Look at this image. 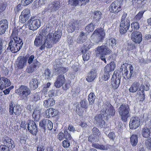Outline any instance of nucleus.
Returning a JSON list of instances; mask_svg holds the SVG:
<instances>
[{"label":"nucleus","mask_w":151,"mask_h":151,"mask_svg":"<svg viewBox=\"0 0 151 151\" xmlns=\"http://www.w3.org/2000/svg\"><path fill=\"white\" fill-rule=\"evenodd\" d=\"M144 12H139L135 17L134 19L137 21H139L142 17Z\"/></svg>","instance_id":"8fccbe9b"},{"label":"nucleus","mask_w":151,"mask_h":151,"mask_svg":"<svg viewBox=\"0 0 151 151\" xmlns=\"http://www.w3.org/2000/svg\"><path fill=\"white\" fill-rule=\"evenodd\" d=\"M62 34L60 30L56 31L54 33H49L47 37H50L54 43L58 42L59 39L61 36Z\"/></svg>","instance_id":"f3484780"},{"label":"nucleus","mask_w":151,"mask_h":151,"mask_svg":"<svg viewBox=\"0 0 151 151\" xmlns=\"http://www.w3.org/2000/svg\"><path fill=\"white\" fill-rule=\"evenodd\" d=\"M80 104L81 107L86 111L88 107V104L87 101L85 99H83L81 101Z\"/></svg>","instance_id":"c03bdc74"},{"label":"nucleus","mask_w":151,"mask_h":151,"mask_svg":"<svg viewBox=\"0 0 151 151\" xmlns=\"http://www.w3.org/2000/svg\"><path fill=\"white\" fill-rule=\"evenodd\" d=\"M90 0H76V6L77 5H85L88 3Z\"/></svg>","instance_id":"49530a36"},{"label":"nucleus","mask_w":151,"mask_h":151,"mask_svg":"<svg viewBox=\"0 0 151 151\" xmlns=\"http://www.w3.org/2000/svg\"><path fill=\"white\" fill-rule=\"evenodd\" d=\"M18 31L17 30H13L11 35V37L13 38V39L12 40L16 39V40H19V38H20L18 37Z\"/></svg>","instance_id":"603ef678"},{"label":"nucleus","mask_w":151,"mask_h":151,"mask_svg":"<svg viewBox=\"0 0 151 151\" xmlns=\"http://www.w3.org/2000/svg\"><path fill=\"white\" fill-rule=\"evenodd\" d=\"M57 69H56L55 72H58L59 73H66L68 70V69L67 68H64L63 67H60L57 66Z\"/></svg>","instance_id":"79ce46f5"},{"label":"nucleus","mask_w":151,"mask_h":151,"mask_svg":"<svg viewBox=\"0 0 151 151\" xmlns=\"http://www.w3.org/2000/svg\"><path fill=\"white\" fill-rule=\"evenodd\" d=\"M130 20H127L126 21H120L119 24V31L120 34H125L130 27Z\"/></svg>","instance_id":"1a4fd4ad"},{"label":"nucleus","mask_w":151,"mask_h":151,"mask_svg":"<svg viewBox=\"0 0 151 151\" xmlns=\"http://www.w3.org/2000/svg\"><path fill=\"white\" fill-rule=\"evenodd\" d=\"M95 25L91 23L86 26L85 30L86 32V33L88 34L90 32H93L94 29Z\"/></svg>","instance_id":"ea45409f"},{"label":"nucleus","mask_w":151,"mask_h":151,"mask_svg":"<svg viewBox=\"0 0 151 151\" xmlns=\"http://www.w3.org/2000/svg\"><path fill=\"white\" fill-rule=\"evenodd\" d=\"M131 39L136 43L139 44L142 40V35L139 31L133 32L132 34Z\"/></svg>","instance_id":"6ab92c4d"},{"label":"nucleus","mask_w":151,"mask_h":151,"mask_svg":"<svg viewBox=\"0 0 151 151\" xmlns=\"http://www.w3.org/2000/svg\"><path fill=\"white\" fill-rule=\"evenodd\" d=\"M8 22L6 19H2L0 21V35L4 34L8 28Z\"/></svg>","instance_id":"5701e85b"},{"label":"nucleus","mask_w":151,"mask_h":151,"mask_svg":"<svg viewBox=\"0 0 151 151\" xmlns=\"http://www.w3.org/2000/svg\"><path fill=\"white\" fill-rule=\"evenodd\" d=\"M151 133V132L150 129L147 127L144 128L142 129V135L144 137L149 138Z\"/></svg>","instance_id":"4c0bfd02"},{"label":"nucleus","mask_w":151,"mask_h":151,"mask_svg":"<svg viewBox=\"0 0 151 151\" xmlns=\"http://www.w3.org/2000/svg\"><path fill=\"white\" fill-rule=\"evenodd\" d=\"M122 4L119 0L115 1L110 5L109 10L110 12L117 14L122 10Z\"/></svg>","instance_id":"423d86ee"},{"label":"nucleus","mask_w":151,"mask_h":151,"mask_svg":"<svg viewBox=\"0 0 151 151\" xmlns=\"http://www.w3.org/2000/svg\"><path fill=\"white\" fill-rule=\"evenodd\" d=\"M102 14L101 12L99 10H96L92 12V16L93 17V22L95 23H98L101 18Z\"/></svg>","instance_id":"c85d7f7f"},{"label":"nucleus","mask_w":151,"mask_h":151,"mask_svg":"<svg viewBox=\"0 0 151 151\" xmlns=\"http://www.w3.org/2000/svg\"><path fill=\"white\" fill-rule=\"evenodd\" d=\"M136 48L135 45L133 44H128L127 46V50L129 51L132 50Z\"/></svg>","instance_id":"774afa93"},{"label":"nucleus","mask_w":151,"mask_h":151,"mask_svg":"<svg viewBox=\"0 0 151 151\" xmlns=\"http://www.w3.org/2000/svg\"><path fill=\"white\" fill-rule=\"evenodd\" d=\"M140 119L139 117L136 116H132L129 124L130 128L132 129H137L140 126Z\"/></svg>","instance_id":"0eeeda50"},{"label":"nucleus","mask_w":151,"mask_h":151,"mask_svg":"<svg viewBox=\"0 0 151 151\" xmlns=\"http://www.w3.org/2000/svg\"><path fill=\"white\" fill-rule=\"evenodd\" d=\"M132 31L136 32L139 29L140 26L139 23L137 22H134L131 24Z\"/></svg>","instance_id":"a19ab883"},{"label":"nucleus","mask_w":151,"mask_h":151,"mask_svg":"<svg viewBox=\"0 0 151 151\" xmlns=\"http://www.w3.org/2000/svg\"><path fill=\"white\" fill-rule=\"evenodd\" d=\"M27 59L23 56L19 57L16 62V65L19 69H22L26 66Z\"/></svg>","instance_id":"2eb2a0df"},{"label":"nucleus","mask_w":151,"mask_h":151,"mask_svg":"<svg viewBox=\"0 0 151 151\" xmlns=\"http://www.w3.org/2000/svg\"><path fill=\"white\" fill-rule=\"evenodd\" d=\"M118 112L122 121L124 122H127L128 119L131 116V111L129 105L121 104L118 109Z\"/></svg>","instance_id":"f03ea898"},{"label":"nucleus","mask_w":151,"mask_h":151,"mask_svg":"<svg viewBox=\"0 0 151 151\" xmlns=\"http://www.w3.org/2000/svg\"><path fill=\"white\" fill-rule=\"evenodd\" d=\"M121 76L118 71L115 70L112 76L111 80V88L114 90L117 89L119 87L120 83Z\"/></svg>","instance_id":"39448f33"},{"label":"nucleus","mask_w":151,"mask_h":151,"mask_svg":"<svg viewBox=\"0 0 151 151\" xmlns=\"http://www.w3.org/2000/svg\"><path fill=\"white\" fill-rule=\"evenodd\" d=\"M2 140L4 144H6L11 150L14 148L15 145L14 142L11 139L6 136L3 137Z\"/></svg>","instance_id":"4be33fe9"},{"label":"nucleus","mask_w":151,"mask_h":151,"mask_svg":"<svg viewBox=\"0 0 151 151\" xmlns=\"http://www.w3.org/2000/svg\"><path fill=\"white\" fill-rule=\"evenodd\" d=\"M30 10L26 9L22 11L19 16V19L22 23H24L27 21L31 17Z\"/></svg>","instance_id":"9d476101"},{"label":"nucleus","mask_w":151,"mask_h":151,"mask_svg":"<svg viewBox=\"0 0 151 151\" xmlns=\"http://www.w3.org/2000/svg\"><path fill=\"white\" fill-rule=\"evenodd\" d=\"M130 143L133 146H136L138 143V136L136 134H133L130 137Z\"/></svg>","instance_id":"e433bc0d"},{"label":"nucleus","mask_w":151,"mask_h":151,"mask_svg":"<svg viewBox=\"0 0 151 151\" xmlns=\"http://www.w3.org/2000/svg\"><path fill=\"white\" fill-rule=\"evenodd\" d=\"M43 44L40 48V49L41 50H44L45 49V47L48 48H51L54 44L50 38L48 37L45 38Z\"/></svg>","instance_id":"393cba45"},{"label":"nucleus","mask_w":151,"mask_h":151,"mask_svg":"<svg viewBox=\"0 0 151 151\" xmlns=\"http://www.w3.org/2000/svg\"><path fill=\"white\" fill-rule=\"evenodd\" d=\"M92 147L94 148L101 150H107L110 149L111 146L107 144L105 145H100L97 143H93Z\"/></svg>","instance_id":"72a5a7b5"},{"label":"nucleus","mask_w":151,"mask_h":151,"mask_svg":"<svg viewBox=\"0 0 151 151\" xmlns=\"http://www.w3.org/2000/svg\"><path fill=\"white\" fill-rule=\"evenodd\" d=\"M145 144L146 148L151 150V137H149L145 140Z\"/></svg>","instance_id":"a18cd8bd"},{"label":"nucleus","mask_w":151,"mask_h":151,"mask_svg":"<svg viewBox=\"0 0 151 151\" xmlns=\"http://www.w3.org/2000/svg\"><path fill=\"white\" fill-rule=\"evenodd\" d=\"M39 112L37 110H34L32 114L33 117L35 119V120L38 119L39 118Z\"/></svg>","instance_id":"5fc2aeb1"},{"label":"nucleus","mask_w":151,"mask_h":151,"mask_svg":"<svg viewBox=\"0 0 151 151\" xmlns=\"http://www.w3.org/2000/svg\"><path fill=\"white\" fill-rule=\"evenodd\" d=\"M95 36V38L92 39L95 43L98 44L103 41L104 40L105 34L104 30L101 27L97 28L93 32L91 37Z\"/></svg>","instance_id":"20e7f679"},{"label":"nucleus","mask_w":151,"mask_h":151,"mask_svg":"<svg viewBox=\"0 0 151 151\" xmlns=\"http://www.w3.org/2000/svg\"><path fill=\"white\" fill-rule=\"evenodd\" d=\"M111 51L108 47L105 45L99 46L95 49V52L96 57H100L101 59L106 63L105 56L110 54Z\"/></svg>","instance_id":"f257e3e1"},{"label":"nucleus","mask_w":151,"mask_h":151,"mask_svg":"<svg viewBox=\"0 0 151 151\" xmlns=\"http://www.w3.org/2000/svg\"><path fill=\"white\" fill-rule=\"evenodd\" d=\"M65 78L64 75H59L57 77L56 81L54 83V86L56 88L60 87L64 83Z\"/></svg>","instance_id":"a878e982"},{"label":"nucleus","mask_w":151,"mask_h":151,"mask_svg":"<svg viewBox=\"0 0 151 151\" xmlns=\"http://www.w3.org/2000/svg\"><path fill=\"white\" fill-rule=\"evenodd\" d=\"M39 126L45 131L47 129L51 130L53 128L52 122L48 119H43L39 122Z\"/></svg>","instance_id":"6e6552de"},{"label":"nucleus","mask_w":151,"mask_h":151,"mask_svg":"<svg viewBox=\"0 0 151 151\" xmlns=\"http://www.w3.org/2000/svg\"><path fill=\"white\" fill-rule=\"evenodd\" d=\"M115 68V64L114 62L111 61L109 64H107L104 68V72L109 73L113 71Z\"/></svg>","instance_id":"473e14b6"},{"label":"nucleus","mask_w":151,"mask_h":151,"mask_svg":"<svg viewBox=\"0 0 151 151\" xmlns=\"http://www.w3.org/2000/svg\"><path fill=\"white\" fill-rule=\"evenodd\" d=\"M11 40L9 44V46L6 50L15 53L19 51L22 47L23 42L22 40L19 38V40Z\"/></svg>","instance_id":"7ed1b4c3"},{"label":"nucleus","mask_w":151,"mask_h":151,"mask_svg":"<svg viewBox=\"0 0 151 151\" xmlns=\"http://www.w3.org/2000/svg\"><path fill=\"white\" fill-rule=\"evenodd\" d=\"M50 71L49 69H46L45 70L44 73V75L45 76V79H48L50 78Z\"/></svg>","instance_id":"4d7b16f0"},{"label":"nucleus","mask_w":151,"mask_h":151,"mask_svg":"<svg viewBox=\"0 0 151 151\" xmlns=\"http://www.w3.org/2000/svg\"><path fill=\"white\" fill-rule=\"evenodd\" d=\"M96 76V73L95 70H91L87 73L86 80L88 82H91L94 80Z\"/></svg>","instance_id":"bb28decb"},{"label":"nucleus","mask_w":151,"mask_h":151,"mask_svg":"<svg viewBox=\"0 0 151 151\" xmlns=\"http://www.w3.org/2000/svg\"><path fill=\"white\" fill-rule=\"evenodd\" d=\"M141 0H132V5L133 6H135L137 7L139 5V3H140Z\"/></svg>","instance_id":"69168bd1"},{"label":"nucleus","mask_w":151,"mask_h":151,"mask_svg":"<svg viewBox=\"0 0 151 151\" xmlns=\"http://www.w3.org/2000/svg\"><path fill=\"white\" fill-rule=\"evenodd\" d=\"M11 84L10 80L7 78L4 77L0 78V90H2L9 86Z\"/></svg>","instance_id":"412c9836"},{"label":"nucleus","mask_w":151,"mask_h":151,"mask_svg":"<svg viewBox=\"0 0 151 151\" xmlns=\"http://www.w3.org/2000/svg\"><path fill=\"white\" fill-rule=\"evenodd\" d=\"M149 88L148 85L147 84H145L141 85L139 88V90L140 91L143 90L144 92L145 91H148L149 90Z\"/></svg>","instance_id":"e2e57ef3"},{"label":"nucleus","mask_w":151,"mask_h":151,"mask_svg":"<svg viewBox=\"0 0 151 151\" xmlns=\"http://www.w3.org/2000/svg\"><path fill=\"white\" fill-rule=\"evenodd\" d=\"M16 106H14L13 105V102L11 101H10V104H9V113L11 115H13V110H14V107H15Z\"/></svg>","instance_id":"13d9d810"},{"label":"nucleus","mask_w":151,"mask_h":151,"mask_svg":"<svg viewBox=\"0 0 151 151\" xmlns=\"http://www.w3.org/2000/svg\"><path fill=\"white\" fill-rule=\"evenodd\" d=\"M104 110L103 113L108 116H114L115 113V110L114 107L110 103L108 105H106L105 111Z\"/></svg>","instance_id":"aec40b11"},{"label":"nucleus","mask_w":151,"mask_h":151,"mask_svg":"<svg viewBox=\"0 0 151 151\" xmlns=\"http://www.w3.org/2000/svg\"><path fill=\"white\" fill-rule=\"evenodd\" d=\"M124 66V72L122 73L124 77L125 78H126L128 79H130L132 77H133L134 68L131 65L129 67L130 73L129 74L128 73L129 71L127 68V67L125 66V65L124 64H123L122 65L121 69H122V70H123Z\"/></svg>","instance_id":"ddd939ff"},{"label":"nucleus","mask_w":151,"mask_h":151,"mask_svg":"<svg viewBox=\"0 0 151 151\" xmlns=\"http://www.w3.org/2000/svg\"><path fill=\"white\" fill-rule=\"evenodd\" d=\"M87 35L86 33H85L83 32H81L77 39V43L81 44L86 42L87 39Z\"/></svg>","instance_id":"2f4dec72"},{"label":"nucleus","mask_w":151,"mask_h":151,"mask_svg":"<svg viewBox=\"0 0 151 151\" xmlns=\"http://www.w3.org/2000/svg\"><path fill=\"white\" fill-rule=\"evenodd\" d=\"M139 81H135L132 83L129 89V92L133 93L136 92L139 88Z\"/></svg>","instance_id":"7c9ffc66"},{"label":"nucleus","mask_w":151,"mask_h":151,"mask_svg":"<svg viewBox=\"0 0 151 151\" xmlns=\"http://www.w3.org/2000/svg\"><path fill=\"white\" fill-rule=\"evenodd\" d=\"M27 124L28 131L32 134L36 135L38 132V130L35 122L33 120H29Z\"/></svg>","instance_id":"4468645a"},{"label":"nucleus","mask_w":151,"mask_h":151,"mask_svg":"<svg viewBox=\"0 0 151 151\" xmlns=\"http://www.w3.org/2000/svg\"><path fill=\"white\" fill-rule=\"evenodd\" d=\"M32 101L33 102H35L40 100V96L38 93H36L34 95H32Z\"/></svg>","instance_id":"09e8293b"},{"label":"nucleus","mask_w":151,"mask_h":151,"mask_svg":"<svg viewBox=\"0 0 151 151\" xmlns=\"http://www.w3.org/2000/svg\"><path fill=\"white\" fill-rule=\"evenodd\" d=\"M0 149L1 151H9L10 148L6 144L1 145L0 146Z\"/></svg>","instance_id":"864d4df0"},{"label":"nucleus","mask_w":151,"mask_h":151,"mask_svg":"<svg viewBox=\"0 0 151 151\" xmlns=\"http://www.w3.org/2000/svg\"><path fill=\"white\" fill-rule=\"evenodd\" d=\"M55 111H56L55 109L50 108L46 110V112L47 113L50 112L51 116L52 117H53L56 116V113H54Z\"/></svg>","instance_id":"6e6d98bb"},{"label":"nucleus","mask_w":151,"mask_h":151,"mask_svg":"<svg viewBox=\"0 0 151 151\" xmlns=\"http://www.w3.org/2000/svg\"><path fill=\"white\" fill-rule=\"evenodd\" d=\"M55 101L53 98H49L44 101L43 105L46 108L55 105Z\"/></svg>","instance_id":"f704fd0d"},{"label":"nucleus","mask_w":151,"mask_h":151,"mask_svg":"<svg viewBox=\"0 0 151 151\" xmlns=\"http://www.w3.org/2000/svg\"><path fill=\"white\" fill-rule=\"evenodd\" d=\"M13 115L14 114L15 115L17 116L21 114L22 109L20 105H16L14 107V110H13Z\"/></svg>","instance_id":"37998d69"},{"label":"nucleus","mask_w":151,"mask_h":151,"mask_svg":"<svg viewBox=\"0 0 151 151\" xmlns=\"http://www.w3.org/2000/svg\"><path fill=\"white\" fill-rule=\"evenodd\" d=\"M88 99L89 104L93 105L94 103V101L95 99V94L93 93H91L88 95Z\"/></svg>","instance_id":"58836bf2"},{"label":"nucleus","mask_w":151,"mask_h":151,"mask_svg":"<svg viewBox=\"0 0 151 151\" xmlns=\"http://www.w3.org/2000/svg\"><path fill=\"white\" fill-rule=\"evenodd\" d=\"M45 38L44 37H42L40 35H38L36 37L34 43L35 45L37 47L41 46L44 43Z\"/></svg>","instance_id":"c756f323"},{"label":"nucleus","mask_w":151,"mask_h":151,"mask_svg":"<svg viewBox=\"0 0 151 151\" xmlns=\"http://www.w3.org/2000/svg\"><path fill=\"white\" fill-rule=\"evenodd\" d=\"M93 137L90 136L88 138V141L91 142H94L99 139L101 133L99 130L96 127H94L92 129Z\"/></svg>","instance_id":"f8f14e48"},{"label":"nucleus","mask_w":151,"mask_h":151,"mask_svg":"<svg viewBox=\"0 0 151 151\" xmlns=\"http://www.w3.org/2000/svg\"><path fill=\"white\" fill-rule=\"evenodd\" d=\"M61 6V4L59 1L53 2L49 4L47 8L45 9V12H47L48 10H49L50 12H55L58 10Z\"/></svg>","instance_id":"9b49d317"},{"label":"nucleus","mask_w":151,"mask_h":151,"mask_svg":"<svg viewBox=\"0 0 151 151\" xmlns=\"http://www.w3.org/2000/svg\"><path fill=\"white\" fill-rule=\"evenodd\" d=\"M49 29V27L46 28L44 27L41 30L40 32V33L38 35H40L42 37H44L45 38H46V34L47 33V31L48 29Z\"/></svg>","instance_id":"de8ad7c7"},{"label":"nucleus","mask_w":151,"mask_h":151,"mask_svg":"<svg viewBox=\"0 0 151 151\" xmlns=\"http://www.w3.org/2000/svg\"><path fill=\"white\" fill-rule=\"evenodd\" d=\"M108 137L109 138L110 140L114 141L116 135L114 133L112 132H110L108 134Z\"/></svg>","instance_id":"052dcab7"},{"label":"nucleus","mask_w":151,"mask_h":151,"mask_svg":"<svg viewBox=\"0 0 151 151\" xmlns=\"http://www.w3.org/2000/svg\"><path fill=\"white\" fill-rule=\"evenodd\" d=\"M41 23V21L39 19L30 20L28 26L29 29L32 30H36L40 26Z\"/></svg>","instance_id":"dca6fc26"},{"label":"nucleus","mask_w":151,"mask_h":151,"mask_svg":"<svg viewBox=\"0 0 151 151\" xmlns=\"http://www.w3.org/2000/svg\"><path fill=\"white\" fill-rule=\"evenodd\" d=\"M110 78L109 73L106 72H104V76L102 78L105 81H106L109 80Z\"/></svg>","instance_id":"bf43d9fd"},{"label":"nucleus","mask_w":151,"mask_h":151,"mask_svg":"<svg viewBox=\"0 0 151 151\" xmlns=\"http://www.w3.org/2000/svg\"><path fill=\"white\" fill-rule=\"evenodd\" d=\"M104 115L103 113L102 114H98L94 117L96 124L102 127H105V122L103 119V117Z\"/></svg>","instance_id":"b1692460"},{"label":"nucleus","mask_w":151,"mask_h":151,"mask_svg":"<svg viewBox=\"0 0 151 151\" xmlns=\"http://www.w3.org/2000/svg\"><path fill=\"white\" fill-rule=\"evenodd\" d=\"M33 0H22L21 3L23 4L24 6H26L32 3Z\"/></svg>","instance_id":"0e129e2a"},{"label":"nucleus","mask_w":151,"mask_h":151,"mask_svg":"<svg viewBox=\"0 0 151 151\" xmlns=\"http://www.w3.org/2000/svg\"><path fill=\"white\" fill-rule=\"evenodd\" d=\"M127 13L125 12H123L120 20V21H126L127 20H127H130L128 19H126V17H127Z\"/></svg>","instance_id":"680f3d73"},{"label":"nucleus","mask_w":151,"mask_h":151,"mask_svg":"<svg viewBox=\"0 0 151 151\" xmlns=\"http://www.w3.org/2000/svg\"><path fill=\"white\" fill-rule=\"evenodd\" d=\"M18 93L20 95L26 97L31 93L30 90L27 86L24 85H21L18 89Z\"/></svg>","instance_id":"a211bd4d"},{"label":"nucleus","mask_w":151,"mask_h":151,"mask_svg":"<svg viewBox=\"0 0 151 151\" xmlns=\"http://www.w3.org/2000/svg\"><path fill=\"white\" fill-rule=\"evenodd\" d=\"M22 9V7L20 4H18L16 6L14 9L15 13L17 14Z\"/></svg>","instance_id":"338daca9"},{"label":"nucleus","mask_w":151,"mask_h":151,"mask_svg":"<svg viewBox=\"0 0 151 151\" xmlns=\"http://www.w3.org/2000/svg\"><path fill=\"white\" fill-rule=\"evenodd\" d=\"M38 77L32 79L29 83V86L31 89L35 90L38 87L39 82Z\"/></svg>","instance_id":"c9c22d12"},{"label":"nucleus","mask_w":151,"mask_h":151,"mask_svg":"<svg viewBox=\"0 0 151 151\" xmlns=\"http://www.w3.org/2000/svg\"><path fill=\"white\" fill-rule=\"evenodd\" d=\"M39 63L35 59L33 61V63L32 66H29L27 69V71L29 73H31L35 71L38 68Z\"/></svg>","instance_id":"cd10ccee"},{"label":"nucleus","mask_w":151,"mask_h":151,"mask_svg":"<svg viewBox=\"0 0 151 151\" xmlns=\"http://www.w3.org/2000/svg\"><path fill=\"white\" fill-rule=\"evenodd\" d=\"M109 45L114 48L116 43L115 39L113 37H111L109 40Z\"/></svg>","instance_id":"3c124183"}]
</instances>
